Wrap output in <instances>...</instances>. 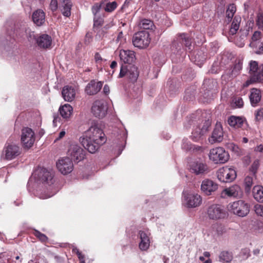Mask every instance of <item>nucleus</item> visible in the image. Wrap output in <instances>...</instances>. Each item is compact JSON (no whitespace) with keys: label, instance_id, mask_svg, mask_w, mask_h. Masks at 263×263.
<instances>
[{"label":"nucleus","instance_id":"1","mask_svg":"<svg viewBox=\"0 0 263 263\" xmlns=\"http://www.w3.org/2000/svg\"><path fill=\"white\" fill-rule=\"evenodd\" d=\"M79 140L86 149L90 153L94 154L106 142V138L102 129L97 125H93L80 138Z\"/></svg>","mask_w":263,"mask_h":263},{"label":"nucleus","instance_id":"2","mask_svg":"<svg viewBox=\"0 0 263 263\" xmlns=\"http://www.w3.org/2000/svg\"><path fill=\"white\" fill-rule=\"evenodd\" d=\"M32 177L36 181L44 184L46 190L44 193H41L39 197L41 199H47L53 196L58 191L54 185L53 173L51 171L44 167H39L32 174Z\"/></svg>","mask_w":263,"mask_h":263},{"label":"nucleus","instance_id":"3","mask_svg":"<svg viewBox=\"0 0 263 263\" xmlns=\"http://www.w3.org/2000/svg\"><path fill=\"white\" fill-rule=\"evenodd\" d=\"M25 29H27L25 23L21 22L12 23L11 25L7 27V33L8 34L5 40H1L4 44L9 45L13 40L14 35L22 37L24 35Z\"/></svg>","mask_w":263,"mask_h":263},{"label":"nucleus","instance_id":"4","mask_svg":"<svg viewBox=\"0 0 263 263\" xmlns=\"http://www.w3.org/2000/svg\"><path fill=\"white\" fill-rule=\"evenodd\" d=\"M228 209L230 212L242 217L247 216L250 211L249 204L242 200L229 203Z\"/></svg>","mask_w":263,"mask_h":263},{"label":"nucleus","instance_id":"5","mask_svg":"<svg viewBox=\"0 0 263 263\" xmlns=\"http://www.w3.org/2000/svg\"><path fill=\"white\" fill-rule=\"evenodd\" d=\"M209 158L215 163H224L229 159V155L223 148L218 147L211 149Z\"/></svg>","mask_w":263,"mask_h":263},{"label":"nucleus","instance_id":"6","mask_svg":"<svg viewBox=\"0 0 263 263\" xmlns=\"http://www.w3.org/2000/svg\"><path fill=\"white\" fill-rule=\"evenodd\" d=\"M35 139V134L31 128L28 127L22 128L21 141L24 148H30L33 145Z\"/></svg>","mask_w":263,"mask_h":263},{"label":"nucleus","instance_id":"7","mask_svg":"<svg viewBox=\"0 0 263 263\" xmlns=\"http://www.w3.org/2000/svg\"><path fill=\"white\" fill-rule=\"evenodd\" d=\"M191 38L187 34L181 33L178 35L176 40L173 42L172 50V51L175 50L174 52L176 51V53H179L183 48V45L190 50L191 49Z\"/></svg>","mask_w":263,"mask_h":263},{"label":"nucleus","instance_id":"8","mask_svg":"<svg viewBox=\"0 0 263 263\" xmlns=\"http://www.w3.org/2000/svg\"><path fill=\"white\" fill-rule=\"evenodd\" d=\"M218 179L223 182H230L236 177V172L232 168L227 166L220 168L217 172Z\"/></svg>","mask_w":263,"mask_h":263},{"label":"nucleus","instance_id":"9","mask_svg":"<svg viewBox=\"0 0 263 263\" xmlns=\"http://www.w3.org/2000/svg\"><path fill=\"white\" fill-rule=\"evenodd\" d=\"M150 42L149 33L146 31H142L135 33L133 38V45L139 48L147 47Z\"/></svg>","mask_w":263,"mask_h":263},{"label":"nucleus","instance_id":"10","mask_svg":"<svg viewBox=\"0 0 263 263\" xmlns=\"http://www.w3.org/2000/svg\"><path fill=\"white\" fill-rule=\"evenodd\" d=\"M125 76H126L132 81H136L139 76V72L137 67L133 64L127 65L122 64L120 68L119 77L123 78Z\"/></svg>","mask_w":263,"mask_h":263},{"label":"nucleus","instance_id":"11","mask_svg":"<svg viewBox=\"0 0 263 263\" xmlns=\"http://www.w3.org/2000/svg\"><path fill=\"white\" fill-rule=\"evenodd\" d=\"M207 214L210 219L217 220L224 218L226 216V212L221 205L214 204L208 208Z\"/></svg>","mask_w":263,"mask_h":263},{"label":"nucleus","instance_id":"12","mask_svg":"<svg viewBox=\"0 0 263 263\" xmlns=\"http://www.w3.org/2000/svg\"><path fill=\"white\" fill-rule=\"evenodd\" d=\"M108 107L106 103L102 100H97L93 102L91 107L93 115L99 119L103 118L106 115Z\"/></svg>","mask_w":263,"mask_h":263},{"label":"nucleus","instance_id":"13","mask_svg":"<svg viewBox=\"0 0 263 263\" xmlns=\"http://www.w3.org/2000/svg\"><path fill=\"white\" fill-rule=\"evenodd\" d=\"M21 153V149L20 147L14 143H8L3 149V155L5 157V159L7 160L15 159L20 155Z\"/></svg>","mask_w":263,"mask_h":263},{"label":"nucleus","instance_id":"14","mask_svg":"<svg viewBox=\"0 0 263 263\" xmlns=\"http://www.w3.org/2000/svg\"><path fill=\"white\" fill-rule=\"evenodd\" d=\"M68 155L71 157V159L79 162L84 159L85 151L77 144H72L68 151Z\"/></svg>","mask_w":263,"mask_h":263},{"label":"nucleus","instance_id":"15","mask_svg":"<svg viewBox=\"0 0 263 263\" xmlns=\"http://www.w3.org/2000/svg\"><path fill=\"white\" fill-rule=\"evenodd\" d=\"M202 202L201 196L197 194H187L184 195L183 204L187 208H196L200 205Z\"/></svg>","mask_w":263,"mask_h":263},{"label":"nucleus","instance_id":"16","mask_svg":"<svg viewBox=\"0 0 263 263\" xmlns=\"http://www.w3.org/2000/svg\"><path fill=\"white\" fill-rule=\"evenodd\" d=\"M57 167L58 170L63 175H67L73 169V164L69 157L62 158L57 162Z\"/></svg>","mask_w":263,"mask_h":263},{"label":"nucleus","instance_id":"17","mask_svg":"<svg viewBox=\"0 0 263 263\" xmlns=\"http://www.w3.org/2000/svg\"><path fill=\"white\" fill-rule=\"evenodd\" d=\"M242 195V191L241 188L236 184L224 189L221 193V197L223 198L227 197H240Z\"/></svg>","mask_w":263,"mask_h":263},{"label":"nucleus","instance_id":"18","mask_svg":"<svg viewBox=\"0 0 263 263\" xmlns=\"http://www.w3.org/2000/svg\"><path fill=\"white\" fill-rule=\"evenodd\" d=\"M218 189V184L210 179L202 181L201 184L202 192L206 195H212Z\"/></svg>","mask_w":263,"mask_h":263},{"label":"nucleus","instance_id":"19","mask_svg":"<svg viewBox=\"0 0 263 263\" xmlns=\"http://www.w3.org/2000/svg\"><path fill=\"white\" fill-rule=\"evenodd\" d=\"M190 170L192 173L197 175H203L208 172V166L199 161H195L191 162Z\"/></svg>","mask_w":263,"mask_h":263},{"label":"nucleus","instance_id":"20","mask_svg":"<svg viewBox=\"0 0 263 263\" xmlns=\"http://www.w3.org/2000/svg\"><path fill=\"white\" fill-rule=\"evenodd\" d=\"M119 57L121 61L125 64H132L136 60L135 52L130 50H120Z\"/></svg>","mask_w":263,"mask_h":263},{"label":"nucleus","instance_id":"21","mask_svg":"<svg viewBox=\"0 0 263 263\" xmlns=\"http://www.w3.org/2000/svg\"><path fill=\"white\" fill-rule=\"evenodd\" d=\"M103 83L101 81H96L92 80L86 85L85 92L90 96L97 94L101 90Z\"/></svg>","mask_w":263,"mask_h":263},{"label":"nucleus","instance_id":"22","mask_svg":"<svg viewBox=\"0 0 263 263\" xmlns=\"http://www.w3.org/2000/svg\"><path fill=\"white\" fill-rule=\"evenodd\" d=\"M52 43L51 37L47 34L39 35L36 38V44L41 48L49 49Z\"/></svg>","mask_w":263,"mask_h":263},{"label":"nucleus","instance_id":"23","mask_svg":"<svg viewBox=\"0 0 263 263\" xmlns=\"http://www.w3.org/2000/svg\"><path fill=\"white\" fill-rule=\"evenodd\" d=\"M62 96L65 101L72 102L76 96V90L71 86H65L62 90Z\"/></svg>","mask_w":263,"mask_h":263},{"label":"nucleus","instance_id":"24","mask_svg":"<svg viewBox=\"0 0 263 263\" xmlns=\"http://www.w3.org/2000/svg\"><path fill=\"white\" fill-rule=\"evenodd\" d=\"M139 235L140 238V242L139 244V249L142 251L147 250L150 245L148 234L144 231H140Z\"/></svg>","mask_w":263,"mask_h":263},{"label":"nucleus","instance_id":"25","mask_svg":"<svg viewBox=\"0 0 263 263\" xmlns=\"http://www.w3.org/2000/svg\"><path fill=\"white\" fill-rule=\"evenodd\" d=\"M32 18L33 23L36 26H41L45 23V14L42 10L37 9L33 13Z\"/></svg>","mask_w":263,"mask_h":263},{"label":"nucleus","instance_id":"26","mask_svg":"<svg viewBox=\"0 0 263 263\" xmlns=\"http://www.w3.org/2000/svg\"><path fill=\"white\" fill-rule=\"evenodd\" d=\"M223 139V130L220 124H216L211 137L212 142H221Z\"/></svg>","mask_w":263,"mask_h":263},{"label":"nucleus","instance_id":"27","mask_svg":"<svg viewBox=\"0 0 263 263\" xmlns=\"http://www.w3.org/2000/svg\"><path fill=\"white\" fill-rule=\"evenodd\" d=\"M261 98V95L260 90L257 88H253L251 89L249 99L252 106H256L258 103L260 101Z\"/></svg>","mask_w":263,"mask_h":263},{"label":"nucleus","instance_id":"28","mask_svg":"<svg viewBox=\"0 0 263 263\" xmlns=\"http://www.w3.org/2000/svg\"><path fill=\"white\" fill-rule=\"evenodd\" d=\"M228 124L234 128L241 127L243 124V119L239 117L231 116L228 119Z\"/></svg>","mask_w":263,"mask_h":263},{"label":"nucleus","instance_id":"29","mask_svg":"<svg viewBox=\"0 0 263 263\" xmlns=\"http://www.w3.org/2000/svg\"><path fill=\"white\" fill-rule=\"evenodd\" d=\"M59 112L61 116L64 119L69 118L73 112L72 106L69 104H65L59 108Z\"/></svg>","mask_w":263,"mask_h":263},{"label":"nucleus","instance_id":"30","mask_svg":"<svg viewBox=\"0 0 263 263\" xmlns=\"http://www.w3.org/2000/svg\"><path fill=\"white\" fill-rule=\"evenodd\" d=\"M263 68V64L258 66V63L255 61H251L249 63V71L250 76L252 75H259L260 71Z\"/></svg>","mask_w":263,"mask_h":263},{"label":"nucleus","instance_id":"31","mask_svg":"<svg viewBox=\"0 0 263 263\" xmlns=\"http://www.w3.org/2000/svg\"><path fill=\"white\" fill-rule=\"evenodd\" d=\"M254 198L258 202L263 203V186L256 185L253 189Z\"/></svg>","mask_w":263,"mask_h":263},{"label":"nucleus","instance_id":"32","mask_svg":"<svg viewBox=\"0 0 263 263\" xmlns=\"http://www.w3.org/2000/svg\"><path fill=\"white\" fill-rule=\"evenodd\" d=\"M71 3L69 0H62L61 10L63 15L68 17L71 15Z\"/></svg>","mask_w":263,"mask_h":263},{"label":"nucleus","instance_id":"33","mask_svg":"<svg viewBox=\"0 0 263 263\" xmlns=\"http://www.w3.org/2000/svg\"><path fill=\"white\" fill-rule=\"evenodd\" d=\"M240 17L236 16L234 17L231 26V28L230 29L229 33L230 34L234 35L236 33L239 28V24L240 23Z\"/></svg>","mask_w":263,"mask_h":263},{"label":"nucleus","instance_id":"34","mask_svg":"<svg viewBox=\"0 0 263 263\" xmlns=\"http://www.w3.org/2000/svg\"><path fill=\"white\" fill-rule=\"evenodd\" d=\"M242 66V61L241 60H238L235 61L231 73V76L232 78L236 77L240 73Z\"/></svg>","mask_w":263,"mask_h":263},{"label":"nucleus","instance_id":"35","mask_svg":"<svg viewBox=\"0 0 263 263\" xmlns=\"http://www.w3.org/2000/svg\"><path fill=\"white\" fill-rule=\"evenodd\" d=\"M113 26L114 24L111 22L105 25L103 27L99 28L95 32H96L97 36H98L100 38L103 37L105 36L108 33V29L112 27Z\"/></svg>","mask_w":263,"mask_h":263},{"label":"nucleus","instance_id":"36","mask_svg":"<svg viewBox=\"0 0 263 263\" xmlns=\"http://www.w3.org/2000/svg\"><path fill=\"white\" fill-rule=\"evenodd\" d=\"M219 261L224 262H230L233 259V255L231 252L227 251H222L219 256Z\"/></svg>","mask_w":263,"mask_h":263},{"label":"nucleus","instance_id":"37","mask_svg":"<svg viewBox=\"0 0 263 263\" xmlns=\"http://www.w3.org/2000/svg\"><path fill=\"white\" fill-rule=\"evenodd\" d=\"M211 125V122L209 120H205L204 122L197 128L201 133L203 135L208 131Z\"/></svg>","mask_w":263,"mask_h":263},{"label":"nucleus","instance_id":"38","mask_svg":"<svg viewBox=\"0 0 263 263\" xmlns=\"http://www.w3.org/2000/svg\"><path fill=\"white\" fill-rule=\"evenodd\" d=\"M25 33H26L27 40L29 42L33 43V42H35L36 43V38L38 37V35L35 34L33 31H31L29 28L25 29Z\"/></svg>","mask_w":263,"mask_h":263},{"label":"nucleus","instance_id":"39","mask_svg":"<svg viewBox=\"0 0 263 263\" xmlns=\"http://www.w3.org/2000/svg\"><path fill=\"white\" fill-rule=\"evenodd\" d=\"M104 22V19L100 16H94L93 18V30L94 31L100 28Z\"/></svg>","mask_w":263,"mask_h":263},{"label":"nucleus","instance_id":"40","mask_svg":"<svg viewBox=\"0 0 263 263\" xmlns=\"http://www.w3.org/2000/svg\"><path fill=\"white\" fill-rule=\"evenodd\" d=\"M235 11L236 8L233 5L229 6L226 11V16L228 18V21L231 20L234 16V13H235Z\"/></svg>","mask_w":263,"mask_h":263},{"label":"nucleus","instance_id":"41","mask_svg":"<svg viewBox=\"0 0 263 263\" xmlns=\"http://www.w3.org/2000/svg\"><path fill=\"white\" fill-rule=\"evenodd\" d=\"M202 136L203 135L201 134V133L196 128L192 132L191 138L194 141L197 142L200 140Z\"/></svg>","mask_w":263,"mask_h":263},{"label":"nucleus","instance_id":"42","mask_svg":"<svg viewBox=\"0 0 263 263\" xmlns=\"http://www.w3.org/2000/svg\"><path fill=\"white\" fill-rule=\"evenodd\" d=\"M250 256V250L248 248L241 249L239 253V256L241 258V260H246Z\"/></svg>","mask_w":263,"mask_h":263},{"label":"nucleus","instance_id":"43","mask_svg":"<svg viewBox=\"0 0 263 263\" xmlns=\"http://www.w3.org/2000/svg\"><path fill=\"white\" fill-rule=\"evenodd\" d=\"M127 138V131H124L122 135H121V138L122 139V140L121 141V144H119V149L120 150V152L119 155H120L122 151H123V148L125 147V143H126V139Z\"/></svg>","mask_w":263,"mask_h":263},{"label":"nucleus","instance_id":"44","mask_svg":"<svg viewBox=\"0 0 263 263\" xmlns=\"http://www.w3.org/2000/svg\"><path fill=\"white\" fill-rule=\"evenodd\" d=\"M153 25V22L149 20L145 19L141 21V27L145 30L151 29Z\"/></svg>","mask_w":263,"mask_h":263},{"label":"nucleus","instance_id":"45","mask_svg":"<svg viewBox=\"0 0 263 263\" xmlns=\"http://www.w3.org/2000/svg\"><path fill=\"white\" fill-rule=\"evenodd\" d=\"M117 6V3L116 2H112L111 3H108L106 4L104 10L106 12H112L114 11Z\"/></svg>","mask_w":263,"mask_h":263},{"label":"nucleus","instance_id":"46","mask_svg":"<svg viewBox=\"0 0 263 263\" xmlns=\"http://www.w3.org/2000/svg\"><path fill=\"white\" fill-rule=\"evenodd\" d=\"M253 183V179L251 177H247L245 179V190L247 192H249L250 190V189Z\"/></svg>","mask_w":263,"mask_h":263},{"label":"nucleus","instance_id":"47","mask_svg":"<svg viewBox=\"0 0 263 263\" xmlns=\"http://www.w3.org/2000/svg\"><path fill=\"white\" fill-rule=\"evenodd\" d=\"M34 235L38 238L42 242H45L47 241L48 238L44 234L41 233L37 230H35L34 233Z\"/></svg>","mask_w":263,"mask_h":263},{"label":"nucleus","instance_id":"48","mask_svg":"<svg viewBox=\"0 0 263 263\" xmlns=\"http://www.w3.org/2000/svg\"><path fill=\"white\" fill-rule=\"evenodd\" d=\"M256 22L258 28L263 30V13L257 14Z\"/></svg>","mask_w":263,"mask_h":263},{"label":"nucleus","instance_id":"49","mask_svg":"<svg viewBox=\"0 0 263 263\" xmlns=\"http://www.w3.org/2000/svg\"><path fill=\"white\" fill-rule=\"evenodd\" d=\"M255 120L257 121H263V108L261 107L255 112Z\"/></svg>","mask_w":263,"mask_h":263},{"label":"nucleus","instance_id":"50","mask_svg":"<svg viewBox=\"0 0 263 263\" xmlns=\"http://www.w3.org/2000/svg\"><path fill=\"white\" fill-rule=\"evenodd\" d=\"M233 102L236 107L241 108L243 106V100L240 97H236L234 98Z\"/></svg>","mask_w":263,"mask_h":263},{"label":"nucleus","instance_id":"51","mask_svg":"<svg viewBox=\"0 0 263 263\" xmlns=\"http://www.w3.org/2000/svg\"><path fill=\"white\" fill-rule=\"evenodd\" d=\"M254 211L257 215L263 217V205L257 204L254 206Z\"/></svg>","mask_w":263,"mask_h":263},{"label":"nucleus","instance_id":"52","mask_svg":"<svg viewBox=\"0 0 263 263\" xmlns=\"http://www.w3.org/2000/svg\"><path fill=\"white\" fill-rule=\"evenodd\" d=\"M101 8V4H96L92 7L91 10L94 16H97L98 12Z\"/></svg>","mask_w":263,"mask_h":263},{"label":"nucleus","instance_id":"53","mask_svg":"<svg viewBox=\"0 0 263 263\" xmlns=\"http://www.w3.org/2000/svg\"><path fill=\"white\" fill-rule=\"evenodd\" d=\"M259 166V161L258 160H255L251 165V170L253 173H255Z\"/></svg>","mask_w":263,"mask_h":263},{"label":"nucleus","instance_id":"54","mask_svg":"<svg viewBox=\"0 0 263 263\" xmlns=\"http://www.w3.org/2000/svg\"><path fill=\"white\" fill-rule=\"evenodd\" d=\"M49 7L52 12L55 11L58 9L57 0H51Z\"/></svg>","mask_w":263,"mask_h":263},{"label":"nucleus","instance_id":"55","mask_svg":"<svg viewBox=\"0 0 263 263\" xmlns=\"http://www.w3.org/2000/svg\"><path fill=\"white\" fill-rule=\"evenodd\" d=\"M261 33L259 31H255L252 35L251 44L253 45L254 42L257 41L260 38Z\"/></svg>","mask_w":263,"mask_h":263},{"label":"nucleus","instance_id":"56","mask_svg":"<svg viewBox=\"0 0 263 263\" xmlns=\"http://www.w3.org/2000/svg\"><path fill=\"white\" fill-rule=\"evenodd\" d=\"M201 51H198L197 52V53L195 55V61H199V62L200 61L203 62V61L205 60V58L204 55L202 56L201 58L200 57V55H201Z\"/></svg>","mask_w":263,"mask_h":263},{"label":"nucleus","instance_id":"57","mask_svg":"<svg viewBox=\"0 0 263 263\" xmlns=\"http://www.w3.org/2000/svg\"><path fill=\"white\" fill-rule=\"evenodd\" d=\"M95 59L96 62L98 63H101L103 61V59L102 58L101 55L98 52L96 53L95 55Z\"/></svg>","mask_w":263,"mask_h":263},{"label":"nucleus","instance_id":"58","mask_svg":"<svg viewBox=\"0 0 263 263\" xmlns=\"http://www.w3.org/2000/svg\"><path fill=\"white\" fill-rule=\"evenodd\" d=\"M72 252L76 253L79 258L84 257L77 248H73L72 249Z\"/></svg>","mask_w":263,"mask_h":263},{"label":"nucleus","instance_id":"59","mask_svg":"<svg viewBox=\"0 0 263 263\" xmlns=\"http://www.w3.org/2000/svg\"><path fill=\"white\" fill-rule=\"evenodd\" d=\"M254 150H255V151L262 153H263V145L260 144V145L257 146L255 148Z\"/></svg>","mask_w":263,"mask_h":263},{"label":"nucleus","instance_id":"60","mask_svg":"<svg viewBox=\"0 0 263 263\" xmlns=\"http://www.w3.org/2000/svg\"><path fill=\"white\" fill-rule=\"evenodd\" d=\"M258 54L263 53V42L260 43L258 46V50L256 52Z\"/></svg>","mask_w":263,"mask_h":263},{"label":"nucleus","instance_id":"61","mask_svg":"<svg viewBox=\"0 0 263 263\" xmlns=\"http://www.w3.org/2000/svg\"><path fill=\"white\" fill-rule=\"evenodd\" d=\"M65 132L64 130H62L59 133L58 137H57L55 139V141L59 140L61 139V138H62L65 136Z\"/></svg>","mask_w":263,"mask_h":263},{"label":"nucleus","instance_id":"62","mask_svg":"<svg viewBox=\"0 0 263 263\" xmlns=\"http://www.w3.org/2000/svg\"><path fill=\"white\" fill-rule=\"evenodd\" d=\"M103 92L105 95H107L109 92V87L107 85H105L103 87Z\"/></svg>","mask_w":263,"mask_h":263},{"label":"nucleus","instance_id":"63","mask_svg":"<svg viewBox=\"0 0 263 263\" xmlns=\"http://www.w3.org/2000/svg\"><path fill=\"white\" fill-rule=\"evenodd\" d=\"M117 65V63L116 61H112L110 64V68L112 69H114L115 67H116Z\"/></svg>","mask_w":263,"mask_h":263},{"label":"nucleus","instance_id":"64","mask_svg":"<svg viewBox=\"0 0 263 263\" xmlns=\"http://www.w3.org/2000/svg\"><path fill=\"white\" fill-rule=\"evenodd\" d=\"M260 250L258 249H254L253 251L254 255H257L259 253Z\"/></svg>","mask_w":263,"mask_h":263}]
</instances>
